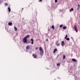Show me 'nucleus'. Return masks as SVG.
<instances>
[{
	"label": "nucleus",
	"instance_id": "nucleus-17",
	"mask_svg": "<svg viewBox=\"0 0 80 80\" xmlns=\"http://www.w3.org/2000/svg\"><path fill=\"white\" fill-rule=\"evenodd\" d=\"M63 28L64 29H67V27L63 26Z\"/></svg>",
	"mask_w": 80,
	"mask_h": 80
},
{
	"label": "nucleus",
	"instance_id": "nucleus-27",
	"mask_svg": "<svg viewBox=\"0 0 80 80\" xmlns=\"http://www.w3.org/2000/svg\"><path fill=\"white\" fill-rule=\"evenodd\" d=\"M38 47H36V48H35V49H36V50H38Z\"/></svg>",
	"mask_w": 80,
	"mask_h": 80
},
{
	"label": "nucleus",
	"instance_id": "nucleus-21",
	"mask_svg": "<svg viewBox=\"0 0 80 80\" xmlns=\"http://www.w3.org/2000/svg\"><path fill=\"white\" fill-rule=\"evenodd\" d=\"M51 28H52V29H54L55 28H54V26L53 25L52 26Z\"/></svg>",
	"mask_w": 80,
	"mask_h": 80
},
{
	"label": "nucleus",
	"instance_id": "nucleus-12",
	"mask_svg": "<svg viewBox=\"0 0 80 80\" xmlns=\"http://www.w3.org/2000/svg\"><path fill=\"white\" fill-rule=\"evenodd\" d=\"M30 37V35H27L24 38H26V39L27 38H28V37Z\"/></svg>",
	"mask_w": 80,
	"mask_h": 80
},
{
	"label": "nucleus",
	"instance_id": "nucleus-34",
	"mask_svg": "<svg viewBox=\"0 0 80 80\" xmlns=\"http://www.w3.org/2000/svg\"><path fill=\"white\" fill-rule=\"evenodd\" d=\"M79 18H80V14H79Z\"/></svg>",
	"mask_w": 80,
	"mask_h": 80
},
{
	"label": "nucleus",
	"instance_id": "nucleus-24",
	"mask_svg": "<svg viewBox=\"0 0 80 80\" xmlns=\"http://www.w3.org/2000/svg\"><path fill=\"white\" fill-rule=\"evenodd\" d=\"M68 36L67 34H66V36L65 37V39L67 38Z\"/></svg>",
	"mask_w": 80,
	"mask_h": 80
},
{
	"label": "nucleus",
	"instance_id": "nucleus-29",
	"mask_svg": "<svg viewBox=\"0 0 80 80\" xmlns=\"http://www.w3.org/2000/svg\"><path fill=\"white\" fill-rule=\"evenodd\" d=\"M55 2H57V0H55Z\"/></svg>",
	"mask_w": 80,
	"mask_h": 80
},
{
	"label": "nucleus",
	"instance_id": "nucleus-28",
	"mask_svg": "<svg viewBox=\"0 0 80 80\" xmlns=\"http://www.w3.org/2000/svg\"><path fill=\"white\" fill-rule=\"evenodd\" d=\"M2 2V0H0V3Z\"/></svg>",
	"mask_w": 80,
	"mask_h": 80
},
{
	"label": "nucleus",
	"instance_id": "nucleus-20",
	"mask_svg": "<svg viewBox=\"0 0 80 80\" xmlns=\"http://www.w3.org/2000/svg\"><path fill=\"white\" fill-rule=\"evenodd\" d=\"M5 6H6V7H7V6H8V3H5Z\"/></svg>",
	"mask_w": 80,
	"mask_h": 80
},
{
	"label": "nucleus",
	"instance_id": "nucleus-32",
	"mask_svg": "<svg viewBox=\"0 0 80 80\" xmlns=\"http://www.w3.org/2000/svg\"><path fill=\"white\" fill-rule=\"evenodd\" d=\"M22 10H23V8H22Z\"/></svg>",
	"mask_w": 80,
	"mask_h": 80
},
{
	"label": "nucleus",
	"instance_id": "nucleus-1",
	"mask_svg": "<svg viewBox=\"0 0 80 80\" xmlns=\"http://www.w3.org/2000/svg\"><path fill=\"white\" fill-rule=\"evenodd\" d=\"M39 50H40V55H43V50L42 49V47H40L39 48Z\"/></svg>",
	"mask_w": 80,
	"mask_h": 80
},
{
	"label": "nucleus",
	"instance_id": "nucleus-18",
	"mask_svg": "<svg viewBox=\"0 0 80 80\" xmlns=\"http://www.w3.org/2000/svg\"><path fill=\"white\" fill-rule=\"evenodd\" d=\"M14 28L15 31H17V28L15 27Z\"/></svg>",
	"mask_w": 80,
	"mask_h": 80
},
{
	"label": "nucleus",
	"instance_id": "nucleus-23",
	"mask_svg": "<svg viewBox=\"0 0 80 80\" xmlns=\"http://www.w3.org/2000/svg\"><path fill=\"white\" fill-rule=\"evenodd\" d=\"M63 25H61L60 26V28H62V27H63Z\"/></svg>",
	"mask_w": 80,
	"mask_h": 80
},
{
	"label": "nucleus",
	"instance_id": "nucleus-7",
	"mask_svg": "<svg viewBox=\"0 0 80 80\" xmlns=\"http://www.w3.org/2000/svg\"><path fill=\"white\" fill-rule=\"evenodd\" d=\"M61 45L62 46H64V45H65V42L63 41H62V42Z\"/></svg>",
	"mask_w": 80,
	"mask_h": 80
},
{
	"label": "nucleus",
	"instance_id": "nucleus-16",
	"mask_svg": "<svg viewBox=\"0 0 80 80\" xmlns=\"http://www.w3.org/2000/svg\"><path fill=\"white\" fill-rule=\"evenodd\" d=\"M8 10L9 12H10V11H11V9H10V7L8 8Z\"/></svg>",
	"mask_w": 80,
	"mask_h": 80
},
{
	"label": "nucleus",
	"instance_id": "nucleus-6",
	"mask_svg": "<svg viewBox=\"0 0 80 80\" xmlns=\"http://www.w3.org/2000/svg\"><path fill=\"white\" fill-rule=\"evenodd\" d=\"M30 49V46L29 45H28L27 46H26V49L28 50Z\"/></svg>",
	"mask_w": 80,
	"mask_h": 80
},
{
	"label": "nucleus",
	"instance_id": "nucleus-9",
	"mask_svg": "<svg viewBox=\"0 0 80 80\" xmlns=\"http://www.w3.org/2000/svg\"><path fill=\"white\" fill-rule=\"evenodd\" d=\"M72 60L73 62H77V60L75 58H72Z\"/></svg>",
	"mask_w": 80,
	"mask_h": 80
},
{
	"label": "nucleus",
	"instance_id": "nucleus-14",
	"mask_svg": "<svg viewBox=\"0 0 80 80\" xmlns=\"http://www.w3.org/2000/svg\"><path fill=\"white\" fill-rule=\"evenodd\" d=\"M72 11H73V8H71V9H70V12H72Z\"/></svg>",
	"mask_w": 80,
	"mask_h": 80
},
{
	"label": "nucleus",
	"instance_id": "nucleus-15",
	"mask_svg": "<svg viewBox=\"0 0 80 80\" xmlns=\"http://www.w3.org/2000/svg\"><path fill=\"white\" fill-rule=\"evenodd\" d=\"M65 58H66V56H65V55H64L63 57V59H65Z\"/></svg>",
	"mask_w": 80,
	"mask_h": 80
},
{
	"label": "nucleus",
	"instance_id": "nucleus-19",
	"mask_svg": "<svg viewBox=\"0 0 80 80\" xmlns=\"http://www.w3.org/2000/svg\"><path fill=\"white\" fill-rule=\"evenodd\" d=\"M57 66H60V63H58L57 64Z\"/></svg>",
	"mask_w": 80,
	"mask_h": 80
},
{
	"label": "nucleus",
	"instance_id": "nucleus-33",
	"mask_svg": "<svg viewBox=\"0 0 80 80\" xmlns=\"http://www.w3.org/2000/svg\"><path fill=\"white\" fill-rule=\"evenodd\" d=\"M46 40H47V41H48V39H46Z\"/></svg>",
	"mask_w": 80,
	"mask_h": 80
},
{
	"label": "nucleus",
	"instance_id": "nucleus-4",
	"mask_svg": "<svg viewBox=\"0 0 80 80\" xmlns=\"http://www.w3.org/2000/svg\"><path fill=\"white\" fill-rule=\"evenodd\" d=\"M31 41L32 42L31 43V44L33 45V41H34L33 39V38L31 39Z\"/></svg>",
	"mask_w": 80,
	"mask_h": 80
},
{
	"label": "nucleus",
	"instance_id": "nucleus-26",
	"mask_svg": "<svg viewBox=\"0 0 80 80\" xmlns=\"http://www.w3.org/2000/svg\"><path fill=\"white\" fill-rule=\"evenodd\" d=\"M59 11L60 12H62V10H61L60 9L59 10Z\"/></svg>",
	"mask_w": 80,
	"mask_h": 80
},
{
	"label": "nucleus",
	"instance_id": "nucleus-2",
	"mask_svg": "<svg viewBox=\"0 0 80 80\" xmlns=\"http://www.w3.org/2000/svg\"><path fill=\"white\" fill-rule=\"evenodd\" d=\"M23 41L24 43H27V40L26 38L24 37L23 39Z\"/></svg>",
	"mask_w": 80,
	"mask_h": 80
},
{
	"label": "nucleus",
	"instance_id": "nucleus-30",
	"mask_svg": "<svg viewBox=\"0 0 80 80\" xmlns=\"http://www.w3.org/2000/svg\"><path fill=\"white\" fill-rule=\"evenodd\" d=\"M80 8V7H78V8H77V10H79Z\"/></svg>",
	"mask_w": 80,
	"mask_h": 80
},
{
	"label": "nucleus",
	"instance_id": "nucleus-11",
	"mask_svg": "<svg viewBox=\"0 0 80 80\" xmlns=\"http://www.w3.org/2000/svg\"><path fill=\"white\" fill-rule=\"evenodd\" d=\"M8 25L9 26H12V23L11 22H9L8 23Z\"/></svg>",
	"mask_w": 80,
	"mask_h": 80
},
{
	"label": "nucleus",
	"instance_id": "nucleus-35",
	"mask_svg": "<svg viewBox=\"0 0 80 80\" xmlns=\"http://www.w3.org/2000/svg\"><path fill=\"white\" fill-rule=\"evenodd\" d=\"M31 53H32V52H31Z\"/></svg>",
	"mask_w": 80,
	"mask_h": 80
},
{
	"label": "nucleus",
	"instance_id": "nucleus-22",
	"mask_svg": "<svg viewBox=\"0 0 80 80\" xmlns=\"http://www.w3.org/2000/svg\"><path fill=\"white\" fill-rule=\"evenodd\" d=\"M66 40L68 41H69L70 40V38H66Z\"/></svg>",
	"mask_w": 80,
	"mask_h": 80
},
{
	"label": "nucleus",
	"instance_id": "nucleus-3",
	"mask_svg": "<svg viewBox=\"0 0 80 80\" xmlns=\"http://www.w3.org/2000/svg\"><path fill=\"white\" fill-rule=\"evenodd\" d=\"M74 28L75 31H76V32L77 33V32H78V29H77V28H76V26L75 25V26L74 27Z\"/></svg>",
	"mask_w": 80,
	"mask_h": 80
},
{
	"label": "nucleus",
	"instance_id": "nucleus-5",
	"mask_svg": "<svg viewBox=\"0 0 80 80\" xmlns=\"http://www.w3.org/2000/svg\"><path fill=\"white\" fill-rule=\"evenodd\" d=\"M57 51V48L54 49L53 51V53H55V52H56Z\"/></svg>",
	"mask_w": 80,
	"mask_h": 80
},
{
	"label": "nucleus",
	"instance_id": "nucleus-25",
	"mask_svg": "<svg viewBox=\"0 0 80 80\" xmlns=\"http://www.w3.org/2000/svg\"><path fill=\"white\" fill-rule=\"evenodd\" d=\"M42 0H39L38 2H42Z\"/></svg>",
	"mask_w": 80,
	"mask_h": 80
},
{
	"label": "nucleus",
	"instance_id": "nucleus-31",
	"mask_svg": "<svg viewBox=\"0 0 80 80\" xmlns=\"http://www.w3.org/2000/svg\"><path fill=\"white\" fill-rule=\"evenodd\" d=\"M78 7H80V5L78 4Z\"/></svg>",
	"mask_w": 80,
	"mask_h": 80
},
{
	"label": "nucleus",
	"instance_id": "nucleus-13",
	"mask_svg": "<svg viewBox=\"0 0 80 80\" xmlns=\"http://www.w3.org/2000/svg\"><path fill=\"white\" fill-rule=\"evenodd\" d=\"M74 78H75V79L76 80H80V78H76L75 77H74Z\"/></svg>",
	"mask_w": 80,
	"mask_h": 80
},
{
	"label": "nucleus",
	"instance_id": "nucleus-10",
	"mask_svg": "<svg viewBox=\"0 0 80 80\" xmlns=\"http://www.w3.org/2000/svg\"><path fill=\"white\" fill-rule=\"evenodd\" d=\"M32 57L34 58H35L36 57H37V55L34 54H32Z\"/></svg>",
	"mask_w": 80,
	"mask_h": 80
},
{
	"label": "nucleus",
	"instance_id": "nucleus-8",
	"mask_svg": "<svg viewBox=\"0 0 80 80\" xmlns=\"http://www.w3.org/2000/svg\"><path fill=\"white\" fill-rule=\"evenodd\" d=\"M56 44L57 46H60V44L59 43H58V41L57 42Z\"/></svg>",
	"mask_w": 80,
	"mask_h": 80
}]
</instances>
